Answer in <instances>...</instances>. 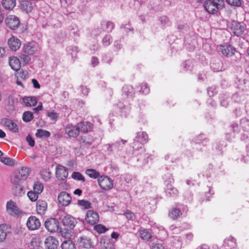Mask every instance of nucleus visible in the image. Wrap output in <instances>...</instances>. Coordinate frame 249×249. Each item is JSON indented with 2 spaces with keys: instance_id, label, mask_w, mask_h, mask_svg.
I'll use <instances>...</instances> for the list:
<instances>
[{
  "instance_id": "obj_1",
  "label": "nucleus",
  "mask_w": 249,
  "mask_h": 249,
  "mask_svg": "<svg viewBox=\"0 0 249 249\" xmlns=\"http://www.w3.org/2000/svg\"><path fill=\"white\" fill-rule=\"evenodd\" d=\"M136 134V135L133 139V142L131 145L133 149L132 154L134 157L140 155V157L137 159V161L142 160V164H144L147 162L145 158L147 157L144 153L145 149L143 145L148 142V137L144 131L138 132Z\"/></svg>"
},
{
  "instance_id": "obj_2",
  "label": "nucleus",
  "mask_w": 249,
  "mask_h": 249,
  "mask_svg": "<svg viewBox=\"0 0 249 249\" xmlns=\"http://www.w3.org/2000/svg\"><path fill=\"white\" fill-rule=\"evenodd\" d=\"M224 5L223 0H208L205 1L204 7L206 11L211 14H215Z\"/></svg>"
},
{
  "instance_id": "obj_3",
  "label": "nucleus",
  "mask_w": 249,
  "mask_h": 249,
  "mask_svg": "<svg viewBox=\"0 0 249 249\" xmlns=\"http://www.w3.org/2000/svg\"><path fill=\"white\" fill-rule=\"evenodd\" d=\"M188 211L187 206L181 204H177L173 207L168 213L169 217L172 220H176L179 218L183 213H186Z\"/></svg>"
},
{
  "instance_id": "obj_4",
  "label": "nucleus",
  "mask_w": 249,
  "mask_h": 249,
  "mask_svg": "<svg viewBox=\"0 0 249 249\" xmlns=\"http://www.w3.org/2000/svg\"><path fill=\"white\" fill-rule=\"evenodd\" d=\"M12 183V192L17 197H21L26 193L25 187L23 186V182L17 180L11 179Z\"/></svg>"
},
{
  "instance_id": "obj_5",
  "label": "nucleus",
  "mask_w": 249,
  "mask_h": 249,
  "mask_svg": "<svg viewBox=\"0 0 249 249\" xmlns=\"http://www.w3.org/2000/svg\"><path fill=\"white\" fill-rule=\"evenodd\" d=\"M6 212L11 216L18 217L22 213V212L19 209L16 203L10 200L6 203Z\"/></svg>"
},
{
  "instance_id": "obj_6",
  "label": "nucleus",
  "mask_w": 249,
  "mask_h": 249,
  "mask_svg": "<svg viewBox=\"0 0 249 249\" xmlns=\"http://www.w3.org/2000/svg\"><path fill=\"white\" fill-rule=\"evenodd\" d=\"M231 31L237 36H241L244 33L246 27L241 22L233 21L229 26Z\"/></svg>"
},
{
  "instance_id": "obj_7",
  "label": "nucleus",
  "mask_w": 249,
  "mask_h": 249,
  "mask_svg": "<svg viewBox=\"0 0 249 249\" xmlns=\"http://www.w3.org/2000/svg\"><path fill=\"white\" fill-rule=\"evenodd\" d=\"M100 187L103 190H108L113 188V180L107 176H101L98 179Z\"/></svg>"
},
{
  "instance_id": "obj_8",
  "label": "nucleus",
  "mask_w": 249,
  "mask_h": 249,
  "mask_svg": "<svg viewBox=\"0 0 249 249\" xmlns=\"http://www.w3.org/2000/svg\"><path fill=\"white\" fill-rule=\"evenodd\" d=\"M30 174V169L28 167H22L17 171L12 179L24 182Z\"/></svg>"
},
{
  "instance_id": "obj_9",
  "label": "nucleus",
  "mask_w": 249,
  "mask_h": 249,
  "mask_svg": "<svg viewBox=\"0 0 249 249\" xmlns=\"http://www.w3.org/2000/svg\"><path fill=\"white\" fill-rule=\"evenodd\" d=\"M85 220L88 224L92 226L97 224L99 221L98 213L93 210L88 211L85 216Z\"/></svg>"
},
{
  "instance_id": "obj_10",
  "label": "nucleus",
  "mask_w": 249,
  "mask_h": 249,
  "mask_svg": "<svg viewBox=\"0 0 249 249\" xmlns=\"http://www.w3.org/2000/svg\"><path fill=\"white\" fill-rule=\"evenodd\" d=\"M44 226L48 231L54 232L58 230L59 223L56 219L51 218L46 220Z\"/></svg>"
},
{
  "instance_id": "obj_11",
  "label": "nucleus",
  "mask_w": 249,
  "mask_h": 249,
  "mask_svg": "<svg viewBox=\"0 0 249 249\" xmlns=\"http://www.w3.org/2000/svg\"><path fill=\"white\" fill-rule=\"evenodd\" d=\"M0 124L2 126L6 127L11 131L13 132H18V128L16 123L9 118H4L0 119Z\"/></svg>"
},
{
  "instance_id": "obj_12",
  "label": "nucleus",
  "mask_w": 249,
  "mask_h": 249,
  "mask_svg": "<svg viewBox=\"0 0 249 249\" xmlns=\"http://www.w3.org/2000/svg\"><path fill=\"white\" fill-rule=\"evenodd\" d=\"M7 27L11 30L17 29L20 25V21L18 17L14 15L9 16L5 19Z\"/></svg>"
},
{
  "instance_id": "obj_13",
  "label": "nucleus",
  "mask_w": 249,
  "mask_h": 249,
  "mask_svg": "<svg viewBox=\"0 0 249 249\" xmlns=\"http://www.w3.org/2000/svg\"><path fill=\"white\" fill-rule=\"evenodd\" d=\"M235 49L230 44H225L220 45L219 51L224 56H231L234 54Z\"/></svg>"
},
{
  "instance_id": "obj_14",
  "label": "nucleus",
  "mask_w": 249,
  "mask_h": 249,
  "mask_svg": "<svg viewBox=\"0 0 249 249\" xmlns=\"http://www.w3.org/2000/svg\"><path fill=\"white\" fill-rule=\"evenodd\" d=\"M65 133L70 137L76 138L79 134L80 129L78 124L77 125H73L71 124H68L65 127Z\"/></svg>"
},
{
  "instance_id": "obj_15",
  "label": "nucleus",
  "mask_w": 249,
  "mask_h": 249,
  "mask_svg": "<svg viewBox=\"0 0 249 249\" xmlns=\"http://www.w3.org/2000/svg\"><path fill=\"white\" fill-rule=\"evenodd\" d=\"M58 201L62 206H68L71 201V197L69 194L66 192H61L58 196Z\"/></svg>"
},
{
  "instance_id": "obj_16",
  "label": "nucleus",
  "mask_w": 249,
  "mask_h": 249,
  "mask_svg": "<svg viewBox=\"0 0 249 249\" xmlns=\"http://www.w3.org/2000/svg\"><path fill=\"white\" fill-rule=\"evenodd\" d=\"M26 225L29 230H35L39 228L41 223L37 218L34 216H31L28 218Z\"/></svg>"
},
{
  "instance_id": "obj_17",
  "label": "nucleus",
  "mask_w": 249,
  "mask_h": 249,
  "mask_svg": "<svg viewBox=\"0 0 249 249\" xmlns=\"http://www.w3.org/2000/svg\"><path fill=\"white\" fill-rule=\"evenodd\" d=\"M62 222L64 226L68 227L71 229L74 228L77 223L76 220L73 217L67 214L62 218Z\"/></svg>"
},
{
  "instance_id": "obj_18",
  "label": "nucleus",
  "mask_w": 249,
  "mask_h": 249,
  "mask_svg": "<svg viewBox=\"0 0 249 249\" xmlns=\"http://www.w3.org/2000/svg\"><path fill=\"white\" fill-rule=\"evenodd\" d=\"M55 174L58 179L63 180L68 177V171L66 167L58 165L56 167Z\"/></svg>"
},
{
  "instance_id": "obj_19",
  "label": "nucleus",
  "mask_w": 249,
  "mask_h": 249,
  "mask_svg": "<svg viewBox=\"0 0 249 249\" xmlns=\"http://www.w3.org/2000/svg\"><path fill=\"white\" fill-rule=\"evenodd\" d=\"M210 67L211 69L214 72L222 71L225 69L223 67L222 62L217 58L212 59Z\"/></svg>"
},
{
  "instance_id": "obj_20",
  "label": "nucleus",
  "mask_w": 249,
  "mask_h": 249,
  "mask_svg": "<svg viewBox=\"0 0 249 249\" xmlns=\"http://www.w3.org/2000/svg\"><path fill=\"white\" fill-rule=\"evenodd\" d=\"M117 107L120 109V112L122 116H126L130 110V106L125 101L119 102L117 104Z\"/></svg>"
},
{
  "instance_id": "obj_21",
  "label": "nucleus",
  "mask_w": 249,
  "mask_h": 249,
  "mask_svg": "<svg viewBox=\"0 0 249 249\" xmlns=\"http://www.w3.org/2000/svg\"><path fill=\"white\" fill-rule=\"evenodd\" d=\"M8 44L11 50L16 51L21 46V42L19 39L13 36L8 39Z\"/></svg>"
},
{
  "instance_id": "obj_22",
  "label": "nucleus",
  "mask_w": 249,
  "mask_h": 249,
  "mask_svg": "<svg viewBox=\"0 0 249 249\" xmlns=\"http://www.w3.org/2000/svg\"><path fill=\"white\" fill-rule=\"evenodd\" d=\"M36 208L38 214L43 215L47 209V203L45 201L39 199L36 202Z\"/></svg>"
},
{
  "instance_id": "obj_23",
  "label": "nucleus",
  "mask_w": 249,
  "mask_h": 249,
  "mask_svg": "<svg viewBox=\"0 0 249 249\" xmlns=\"http://www.w3.org/2000/svg\"><path fill=\"white\" fill-rule=\"evenodd\" d=\"M58 242L53 236H49L46 238L45 245L48 249H56L57 248Z\"/></svg>"
},
{
  "instance_id": "obj_24",
  "label": "nucleus",
  "mask_w": 249,
  "mask_h": 249,
  "mask_svg": "<svg viewBox=\"0 0 249 249\" xmlns=\"http://www.w3.org/2000/svg\"><path fill=\"white\" fill-rule=\"evenodd\" d=\"M126 142L127 141L124 140L117 141L114 143L109 144L108 149L110 151H120L123 148L124 145L126 143Z\"/></svg>"
},
{
  "instance_id": "obj_25",
  "label": "nucleus",
  "mask_w": 249,
  "mask_h": 249,
  "mask_svg": "<svg viewBox=\"0 0 249 249\" xmlns=\"http://www.w3.org/2000/svg\"><path fill=\"white\" fill-rule=\"evenodd\" d=\"M37 47L33 43H29L25 44L23 47V50L25 53L32 55L37 51Z\"/></svg>"
},
{
  "instance_id": "obj_26",
  "label": "nucleus",
  "mask_w": 249,
  "mask_h": 249,
  "mask_svg": "<svg viewBox=\"0 0 249 249\" xmlns=\"http://www.w3.org/2000/svg\"><path fill=\"white\" fill-rule=\"evenodd\" d=\"M9 64L11 68L15 71L19 70L21 65L19 59L15 56L9 58Z\"/></svg>"
},
{
  "instance_id": "obj_27",
  "label": "nucleus",
  "mask_w": 249,
  "mask_h": 249,
  "mask_svg": "<svg viewBox=\"0 0 249 249\" xmlns=\"http://www.w3.org/2000/svg\"><path fill=\"white\" fill-rule=\"evenodd\" d=\"M236 247V239L233 237H230L225 240L223 244L224 249H232Z\"/></svg>"
},
{
  "instance_id": "obj_28",
  "label": "nucleus",
  "mask_w": 249,
  "mask_h": 249,
  "mask_svg": "<svg viewBox=\"0 0 249 249\" xmlns=\"http://www.w3.org/2000/svg\"><path fill=\"white\" fill-rule=\"evenodd\" d=\"M165 192L166 196L168 197H176L178 193V190L172 185L166 186Z\"/></svg>"
},
{
  "instance_id": "obj_29",
  "label": "nucleus",
  "mask_w": 249,
  "mask_h": 249,
  "mask_svg": "<svg viewBox=\"0 0 249 249\" xmlns=\"http://www.w3.org/2000/svg\"><path fill=\"white\" fill-rule=\"evenodd\" d=\"M23 102L27 107H34L37 103V100L36 97L29 96L23 98Z\"/></svg>"
},
{
  "instance_id": "obj_30",
  "label": "nucleus",
  "mask_w": 249,
  "mask_h": 249,
  "mask_svg": "<svg viewBox=\"0 0 249 249\" xmlns=\"http://www.w3.org/2000/svg\"><path fill=\"white\" fill-rule=\"evenodd\" d=\"M80 130L84 133L91 131L92 129L91 124L88 122H82L78 124Z\"/></svg>"
},
{
  "instance_id": "obj_31",
  "label": "nucleus",
  "mask_w": 249,
  "mask_h": 249,
  "mask_svg": "<svg viewBox=\"0 0 249 249\" xmlns=\"http://www.w3.org/2000/svg\"><path fill=\"white\" fill-rule=\"evenodd\" d=\"M1 4L5 10H12L16 6V0H2Z\"/></svg>"
},
{
  "instance_id": "obj_32",
  "label": "nucleus",
  "mask_w": 249,
  "mask_h": 249,
  "mask_svg": "<svg viewBox=\"0 0 249 249\" xmlns=\"http://www.w3.org/2000/svg\"><path fill=\"white\" fill-rule=\"evenodd\" d=\"M8 227L6 224L0 225V243L3 242L7 236Z\"/></svg>"
},
{
  "instance_id": "obj_33",
  "label": "nucleus",
  "mask_w": 249,
  "mask_h": 249,
  "mask_svg": "<svg viewBox=\"0 0 249 249\" xmlns=\"http://www.w3.org/2000/svg\"><path fill=\"white\" fill-rule=\"evenodd\" d=\"M208 139L205 137L204 135L201 134L195 138L192 144H200L202 143L203 145H205L208 142Z\"/></svg>"
},
{
  "instance_id": "obj_34",
  "label": "nucleus",
  "mask_w": 249,
  "mask_h": 249,
  "mask_svg": "<svg viewBox=\"0 0 249 249\" xmlns=\"http://www.w3.org/2000/svg\"><path fill=\"white\" fill-rule=\"evenodd\" d=\"M79 244L81 247L85 249H89L93 247L91 240L86 237L81 238Z\"/></svg>"
},
{
  "instance_id": "obj_35",
  "label": "nucleus",
  "mask_w": 249,
  "mask_h": 249,
  "mask_svg": "<svg viewBox=\"0 0 249 249\" xmlns=\"http://www.w3.org/2000/svg\"><path fill=\"white\" fill-rule=\"evenodd\" d=\"M123 93L127 98H132L134 93V89L131 86L126 85L123 88Z\"/></svg>"
},
{
  "instance_id": "obj_36",
  "label": "nucleus",
  "mask_w": 249,
  "mask_h": 249,
  "mask_svg": "<svg viewBox=\"0 0 249 249\" xmlns=\"http://www.w3.org/2000/svg\"><path fill=\"white\" fill-rule=\"evenodd\" d=\"M101 26L104 31L107 32H111L114 28V24L110 21H103Z\"/></svg>"
},
{
  "instance_id": "obj_37",
  "label": "nucleus",
  "mask_w": 249,
  "mask_h": 249,
  "mask_svg": "<svg viewBox=\"0 0 249 249\" xmlns=\"http://www.w3.org/2000/svg\"><path fill=\"white\" fill-rule=\"evenodd\" d=\"M61 247L62 249H76L74 243L70 239L63 241Z\"/></svg>"
},
{
  "instance_id": "obj_38",
  "label": "nucleus",
  "mask_w": 249,
  "mask_h": 249,
  "mask_svg": "<svg viewBox=\"0 0 249 249\" xmlns=\"http://www.w3.org/2000/svg\"><path fill=\"white\" fill-rule=\"evenodd\" d=\"M85 173L90 178L96 179L100 177L99 172L93 169H88L85 171Z\"/></svg>"
},
{
  "instance_id": "obj_39",
  "label": "nucleus",
  "mask_w": 249,
  "mask_h": 249,
  "mask_svg": "<svg viewBox=\"0 0 249 249\" xmlns=\"http://www.w3.org/2000/svg\"><path fill=\"white\" fill-rule=\"evenodd\" d=\"M20 6L21 9L26 12H30L32 10V3L26 0H22L20 2Z\"/></svg>"
},
{
  "instance_id": "obj_40",
  "label": "nucleus",
  "mask_w": 249,
  "mask_h": 249,
  "mask_svg": "<svg viewBox=\"0 0 249 249\" xmlns=\"http://www.w3.org/2000/svg\"><path fill=\"white\" fill-rule=\"evenodd\" d=\"M139 234L141 239L146 241L149 240L152 237L151 233L146 229L140 230Z\"/></svg>"
},
{
  "instance_id": "obj_41",
  "label": "nucleus",
  "mask_w": 249,
  "mask_h": 249,
  "mask_svg": "<svg viewBox=\"0 0 249 249\" xmlns=\"http://www.w3.org/2000/svg\"><path fill=\"white\" fill-rule=\"evenodd\" d=\"M36 136L39 138H49L51 136V133L47 130L38 129L37 130Z\"/></svg>"
},
{
  "instance_id": "obj_42",
  "label": "nucleus",
  "mask_w": 249,
  "mask_h": 249,
  "mask_svg": "<svg viewBox=\"0 0 249 249\" xmlns=\"http://www.w3.org/2000/svg\"><path fill=\"white\" fill-rule=\"evenodd\" d=\"M22 118L24 122H30L34 118L33 113L29 111H25L22 114Z\"/></svg>"
},
{
  "instance_id": "obj_43",
  "label": "nucleus",
  "mask_w": 249,
  "mask_h": 249,
  "mask_svg": "<svg viewBox=\"0 0 249 249\" xmlns=\"http://www.w3.org/2000/svg\"><path fill=\"white\" fill-rule=\"evenodd\" d=\"M44 189V186L43 184L39 182V181H36L33 185V190L34 192H36V194H38V195L40 194Z\"/></svg>"
},
{
  "instance_id": "obj_44",
  "label": "nucleus",
  "mask_w": 249,
  "mask_h": 249,
  "mask_svg": "<svg viewBox=\"0 0 249 249\" xmlns=\"http://www.w3.org/2000/svg\"><path fill=\"white\" fill-rule=\"evenodd\" d=\"M94 230L99 234H101L105 233L107 231H108V229L106 228L105 226L101 224H96L93 225Z\"/></svg>"
},
{
  "instance_id": "obj_45",
  "label": "nucleus",
  "mask_w": 249,
  "mask_h": 249,
  "mask_svg": "<svg viewBox=\"0 0 249 249\" xmlns=\"http://www.w3.org/2000/svg\"><path fill=\"white\" fill-rule=\"evenodd\" d=\"M219 98L220 100L221 105L224 107H226L229 105V96L225 94H221L220 95Z\"/></svg>"
},
{
  "instance_id": "obj_46",
  "label": "nucleus",
  "mask_w": 249,
  "mask_h": 249,
  "mask_svg": "<svg viewBox=\"0 0 249 249\" xmlns=\"http://www.w3.org/2000/svg\"><path fill=\"white\" fill-rule=\"evenodd\" d=\"M215 148L217 150L218 154H222L223 148L225 147L226 144L224 141H220L216 142L215 144Z\"/></svg>"
},
{
  "instance_id": "obj_47",
  "label": "nucleus",
  "mask_w": 249,
  "mask_h": 249,
  "mask_svg": "<svg viewBox=\"0 0 249 249\" xmlns=\"http://www.w3.org/2000/svg\"><path fill=\"white\" fill-rule=\"evenodd\" d=\"M163 179L166 186L172 185V183L174 182V178L172 175L170 173L164 175L163 177Z\"/></svg>"
},
{
  "instance_id": "obj_48",
  "label": "nucleus",
  "mask_w": 249,
  "mask_h": 249,
  "mask_svg": "<svg viewBox=\"0 0 249 249\" xmlns=\"http://www.w3.org/2000/svg\"><path fill=\"white\" fill-rule=\"evenodd\" d=\"M67 51L68 53L71 54L72 58L76 57L77 53L78 52L77 46H70L68 47Z\"/></svg>"
},
{
  "instance_id": "obj_49",
  "label": "nucleus",
  "mask_w": 249,
  "mask_h": 249,
  "mask_svg": "<svg viewBox=\"0 0 249 249\" xmlns=\"http://www.w3.org/2000/svg\"><path fill=\"white\" fill-rule=\"evenodd\" d=\"M42 178L45 181H48L51 178V172L47 170H43L40 172Z\"/></svg>"
},
{
  "instance_id": "obj_50",
  "label": "nucleus",
  "mask_w": 249,
  "mask_h": 249,
  "mask_svg": "<svg viewBox=\"0 0 249 249\" xmlns=\"http://www.w3.org/2000/svg\"><path fill=\"white\" fill-rule=\"evenodd\" d=\"M240 125L243 129L246 131L249 130V120L246 118H244L240 120Z\"/></svg>"
},
{
  "instance_id": "obj_51",
  "label": "nucleus",
  "mask_w": 249,
  "mask_h": 249,
  "mask_svg": "<svg viewBox=\"0 0 249 249\" xmlns=\"http://www.w3.org/2000/svg\"><path fill=\"white\" fill-rule=\"evenodd\" d=\"M139 91L143 94H147L150 91V89L146 83L142 84L140 87Z\"/></svg>"
},
{
  "instance_id": "obj_52",
  "label": "nucleus",
  "mask_w": 249,
  "mask_h": 249,
  "mask_svg": "<svg viewBox=\"0 0 249 249\" xmlns=\"http://www.w3.org/2000/svg\"><path fill=\"white\" fill-rule=\"evenodd\" d=\"M71 177L74 179L82 181L83 182L85 181L84 177L80 173L78 172H73Z\"/></svg>"
},
{
  "instance_id": "obj_53",
  "label": "nucleus",
  "mask_w": 249,
  "mask_h": 249,
  "mask_svg": "<svg viewBox=\"0 0 249 249\" xmlns=\"http://www.w3.org/2000/svg\"><path fill=\"white\" fill-rule=\"evenodd\" d=\"M47 116L50 118L51 120L55 122L58 118L59 114L54 111H48L47 112Z\"/></svg>"
},
{
  "instance_id": "obj_54",
  "label": "nucleus",
  "mask_w": 249,
  "mask_h": 249,
  "mask_svg": "<svg viewBox=\"0 0 249 249\" xmlns=\"http://www.w3.org/2000/svg\"><path fill=\"white\" fill-rule=\"evenodd\" d=\"M27 196L30 200L33 202L36 201L38 197V194L34 191H29Z\"/></svg>"
},
{
  "instance_id": "obj_55",
  "label": "nucleus",
  "mask_w": 249,
  "mask_h": 249,
  "mask_svg": "<svg viewBox=\"0 0 249 249\" xmlns=\"http://www.w3.org/2000/svg\"><path fill=\"white\" fill-rule=\"evenodd\" d=\"M78 204L79 206H83L84 208L88 209L90 208L91 203L90 202L85 200H79L78 201Z\"/></svg>"
},
{
  "instance_id": "obj_56",
  "label": "nucleus",
  "mask_w": 249,
  "mask_h": 249,
  "mask_svg": "<svg viewBox=\"0 0 249 249\" xmlns=\"http://www.w3.org/2000/svg\"><path fill=\"white\" fill-rule=\"evenodd\" d=\"M112 42V37L110 35H106L102 39V43L105 46H109Z\"/></svg>"
},
{
  "instance_id": "obj_57",
  "label": "nucleus",
  "mask_w": 249,
  "mask_h": 249,
  "mask_svg": "<svg viewBox=\"0 0 249 249\" xmlns=\"http://www.w3.org/2000/svg\"><path fill=\"white\" fill-rule=\"evenodd\" d=\"M0 161L6 165H13L14 164V160L10 158L7 157H2L0 158Z\"/></svg>"
},
{
  "instance_id": "obj_58",
  "label": "nucleus",
  "mask_w": 249,
  "mask_h": 249,
  "mask_svg": "<svg viewBox=\"0 0 249 249\" xmlns=\"http://www.w3.org/2000/svg\"><path fill=\"white\" fill-rule=\"evenodd\" d=\"M227 2L231 5L240 6L241 5V0H226Z\"/></svg>"
},
{
  "instance_id": "obj_59",
  "label": "nucleus",
  "mask_w": 249,
  "mask_h": 249,
  "mask_svg": "<svg viewBox=\"0 0 249 249\" xmlns=\"http://www.w3.org/2000/svg\"><path fill=\"white\" fill-rule=\"evenodd\" d=\"M217 91L215 87H211L208 88L207 93L210 97L213 96L214 94H216Z\"/></svg>"
},
{
  "instance_id": "obj_60",
  "label": "nucleus",
  "mask_w": 249,
  "mask_h": 249,
  "mask_svg": "<svg viewBox=\"0 0 249 249\" xmlns=\"http://www.w3.org/2000/svg\"><path fill=\"white\" fill-rule=\"evenodd\" d=\"M128 220H134L135 217L134 213L130 211H126L124 214Z\"/></svg>"
},
{
  "instance_id": "obj_61",
  "label": "nucleus",
  "mask_w": 249,
  "mask_h": 249,
  "mask_svg": "<svg viewBox=\"0 0 249 249\" xmlns=\"http://www.w3.org/2000/svg\"><path fill=\"white\" fill-rule=\"evenodd\" d=\"M26 140L30 146L34 147L35 146V142L31 136L28 135L26 138Z\"/></svg>"
},
{
  "instance_id": "obj_62",
  "label": "nucleus",
  "mask_w": 249,
  "mask_h": 249,
  "mask_svg": "<svg viewBox=\"0 0 249 249\" xmlns=\"http://www.w3.org/2000/svg\"><path fill=\"white\" fill-rule=\"evenodd\" d=\"M20 58L25 63H28L31 60L30 57L27 54H22L20 56Z\"/></svg>"
},
{
  "instance_id": "obj_63",
  "label": "nucleus",
  "mask_w": 249,
  "mask_h": 249,
  "mask_svg": "<svg viewBox=\"0 0 249 249\" xmlns=\"http://www.w3.org/2000/svg\"><path fill=\"white\" fill-rule=\"evenodd\" d=\"M80 90L82 93L85 96H87L89 92V89L84 86H81L80 87Z\"/></svg>"
},
{
  "instance_id": "obj_64",
  "label": "nucleus",
  "mask_w": 249,
  "mask_h": 249,
  "mask_svg": "<svg viewBox=\"0 0 249 249\" xmlns=\"http://www.w3.org/2000/svg\"><path fill=\"white\" fill-rule=\"evenodd\" d=\"M151 249H164V247L161 244L153 243L151 246Z\"/></svg>"
}]
</instances>
